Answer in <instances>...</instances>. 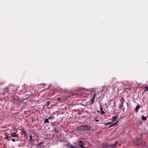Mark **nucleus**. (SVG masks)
<instances>
[{"instance_id":"nucleus-17","label":"nucleus","mask_w":148,"mask_h":148,"mask_svg":"<svg viewBox=\"0 0 148 148\" xmlns=\"http://www.w3.org/2000/svg\"><path fill=\"white\" fill-rule=\"evenodd\" d=\"M43 144V142H41L38 144L37 145V147H39V146L42 144Z\"/></svg>"},{"instance_id":"nucleus-14","label":"nucleus","mask_w":148,"mask_h":148,"mask_svg":"<svg viewBox=\"0 0 148 148\" xmlns=\"http://www.w3.org/2000/svg\"><path fill=\"white\" fill-rule=\"evenodd\" d=\"M49 119H45V121H44V124H45V123H48V124L49 123V121L48 120Z\"/></svg>"},{"instance_id":"nucleus-21","label":"nucleus","mask_w":148,"mask_h":148,"mask_svg":"<svg viewBox=\"0 0 148 148\" xmlns=\"http://www.w3.org/2000/svg\"><path fill=\"white\" fill-rule=\"evenodd\" d=\"M29 137L30 138L29 143H30V142L32 140V136L30 135L29 136Z\"/></svg>"},{"instance_id":"nucleus-28","label":"nucleus","mask_w":148,"mask_h":148,"mask_svg":"<svg viewBox=\"0 0 148 148\" xmlns=\"http://www.w3.org/2000/svg\"><path fill=\"white\" fill-rule=\"evenodd\" d=\"M9 138V137L8 136H7V137L4 138V139H8Z\"/></svg>"},{"instance_id":"nucleus-6","label":"nucleus","mask_w":148,"mask_h":148,"mask_svg":"<svg viewBox=\"0 0 148 148\" xmlns=\"http://www.w3.org/2000/svg\"><path fill=\"white\" fill-rule=\"evenodd\" d=\"M77 143L78 145L81 148H84V143L82 141L80 140L77 141Z\"/></svg>"},{"instance_id":"nucleus-9","label":"nucleus","mask_w":148,"mask_h":148,"mask_svg":"<svg viewBox=\"0 0 148 148\" xmlns=\"http://www.w3.org/2000/svg\"><path fill=\"white\" fill-rule=\"evenodd\" d=\"M100 109V111L101 113V114H105V112L103 111V109L102 108V105L101 104H100V106H99Z\"/></svg>"},{"instance_id":"nucleus-32","label":"nucleus","mask_w":148,"mask_h":148,"mask_svg":"<svg viewBox=\"0 0 148 148\" xmlns=\"http://www.w3.org/2000/svg\"><path fill=\"white\" fill-rule=\"evenodd\" d=\"M55 123H53V124L52 125H53V126H55Z\"/></svg>"},{"instance_id":"nucleus-36","label":"nucleus","mask_w":148,"mask_h":148,"mask_svg":"<svg viewBox=\"0 0 148 148\" xmlns=\"http://www.w3.org/2000/svg\"><path fill=\"white\" fill-rule=\"evenodd\" d=\"M123 111H124V109H123Z\"/></svg>"},{"instance_id":"nucleus-35","label":"nucleus","mask_w":148,"mask_h":148,"mask_svg":"<svg viewBox=\"0 0 148 148\" xmlns=\"http://www.w3.org/2000/svg\"><path fill=\"white\" fill-rule=\"evenodd\" d=\"M97 112H98V113H99L100 112V111L99 110H97Z\"/></svg>"},{"instance_id":"nucleus-20","label":"nucleus","mask_w":148,"mask_h":148,"mask_svg":"<svg viewBox=\"0 0 148 148\" xmlns=\"http://www.w3.org/2000/svg\"><path fill=\"white\" fill-rule=\"evenodd\" d=\"M54 130L55 131V133H58L59 131L58 130L56 129L55 128Z\"/></svg>"},{"instance_id":"nucleus-7","label":"nucleus","mask_w":148,"mask_h":148,"mask_svg":"<svg viewBox=\"0 0 148 148\" xmlns=\"http://www.w3.org/2000/svg\"><path fill=\"white\" fill-rule=\"evenodd\" d=\"M11 135L14 137H16L17 138H18V135L16 134V133L15 132H11Z\"/></svg>"},{"instance_id":"nucleus-31","label":"nucleus","mask_w":148,"mask_h":148,"mask_svg":"<svg viewBox=\"0 0 148 148\" xmlns=\"http://www.w3.org/2000/svg\"><path fill=\"white\" fill-rule=\"evenodd\" d=\"M29 143L31 144V147H32L33 146V143H32L30 142V143ZM30 148H32V147H31Z\"/></svg>"},{"instance_id":"nucleus-12","label":"nucleus","mask_w":148,"mask_h":148,"mask_svg":"<svg viewBox=\"0 0 148 148\" xmlns=\"http://www.w3.org/2000/svg\"><path fill=\"white\" fill-rule=\"evenodd\" d=\"M140 106L139 105H137L136 107L135 108V111L136 112H137L138 111V110L140 108Z\"/></svg>"},{"instance_id":"nucleus-13","label":"nucleus","mask_w":148,"mask_h":148,"mask_svg":"<svg viewBox=\"0 0 148 148\" xmlns=\"http://www.w3.org/2000/svg\"><path fill=\"white\" fill-rule=\"evenodd\" d=\"M112 82H115L116 83H118V82L117 81L116 78L115 77L113 78L112 79Z\"/></svg>"},{"instance_id":"nucleus-23","label":"nucleus","mask_w":148,"mask_h":148,"mask_svg":"<svg viewBox=\"0 0 148 148\" xmlns=\"http://www.w3.org/2000/svg\"><path fill=\"white\" fill-rule=\"evenodd\" d=\"M5 83V82L4 81L0 82V86L4 84Z\"/></svg>"},{"instance_id":"nucleus-25","label":"nucleus","mask_w":148,"mask_h":148,"mask_svg":"<svg viewBox=\"0 0 148 148\" xmlns=\"http://www.w3.org/2000/svg\"><path fill=\"white\" fill-rule=\"evenodd\" d=\"M145 88H146V90H145V92L148 90V87L146 86L145 87Z\"/></svg>"},{"instance_id":"nucleus-4","label":"nucleus","mask_w":148,"mask_h":148,"mask_svg":"<svg viewBox=\"0 0 148 148\" xmlns=\"http://www.w3.org/2000/svg\"><path fill=\"white\" fill-rule=\"evenodd\" d=\"M118 122L119 121H118L114 123H112L111 122H108L105 123L104 125L105 126H107L108 125H109V128H110L117 124Z\"/></svg>"},{"instance_id":"nucleus-34","label":"nucleus","mask_w":148,"mask_h":148,"mask_svg":"<svg viewBox=\"0 0 148 148\" xmlns=\"http://www.w3.org/2000/svg\"><path fill=\"white\" fill-rule=\"evenodd\" d=\"M95 121H96V122H98L99 121L97 120H96V119H95Z\"/></svg>"},{"instance_id":"nucleus-2","label":"nucleus","mask_w":148,"mask_h":148,"mask_svg":"<svg viewBox=\"0 0 148 148\" xmlns=\"http://www.w3.org/2000/svg\"><path fill=\"white\" fill-rule=\"evenodd\" d=\"M120 101L121 102L119 104L118 107L119 109H122V107L123 106V103L125 101V100L122 97H121V99H120Z\"/></svg>"},{"instance_id":"nucleus-3","label":"nucleus","mask_w":148,"mask_h":148,"mask_svg":"<svg viewBox=\"0 0 148 148\" xmlns=\"http://www.w3.org/2000/svg\"><path fill=\"white\" fill-rule=\"evenodd\" d=\"M142 140V138H138L137 137H136L134 138V143L136 145H139L140 144V142Z\"/></svg>"},{"instance_id":"nucleus-11","label":"nucleus","mask_w":148,"mask_h":148,"mask_svg":"<svg viewBox=\"0 0 148 148\" xmlns=\"http://www.w3.org/2000/svg\"><path fill=\"white\" fill-rule=\"evenodd\" d=\"M103 148H110L109 147V145H108L106 144H103Z\"/></svg>"},{"instance_id":"nucleus-24","label":"nucleus","mask_w":148,"mask_h":148,"mask_svg":"<svg viewBox=\"0 0 148 148\" xmlns=\"http://www.w3.org/2000/svg\"><path fill=\"white\" fill-rule=\"evenodd\" d=\"M70 147H71V148H79L77 147H75L74 146H73L72 145Z\"/></svg>"},{"instance_id":"nucleus-27","label":"nucleus","mask_w":148,"mask_h":148,"mask_svg":"<svg viewBox=\"0 0 148 148\" xmlns=\"http://www.w3.org/2000/svg\"><path fill=\"white\" fill-rule=\"evenodd\" d=\"M24 136L25 137L27 136V134L25 132V131H24Z\"/></svg>"},{"instance_id":"nucleus-26","label":"nucleus","mask_w":148,"mask_h":148,"mask_svg":"<svg viewBox=\"0 0 148 148\" xmlns=\"http://www.w3.org/2000/svg\"><path fill=\"white\" fill-rule=\"evenodd\" d=\"M8 88H4V89L6 90V91L7 92L9 91V90H8Z\"/></svg>"},{"instance_id":"nucleus-16","label":"nucleus","mask_w":148,"mask_h":148,"mask_svg":"<svg viewBox=\"0 0 148 148\" xmlns=\"http://www.w3.org/2000/svg\"><path fill=\"white\" fill-rule=\"evenodd\" d=\"M141 119L143 120L144 121H145L147 119V118L146 117H145L144 116H142L141 117Z\"/></svg>"},{"instance_id":"nucleus-5","label":"nucleus","mask_w":148,"mask_h":148,"mask_svg":"<svg viewBox=\"0 0 148 148\" xmlns=\"http://www.w3.org/2000/svg\"><path fill=\"white\" fill-rule=\"evenodd\" d=\"M119 142V141L118 140L114 143V144L109 145L110 148H116V146Z\"/></svg>"},{"instance_id":"nucleus-19","label":"nucleus","mask_w":148,"mask_h":148,"mask_svg":"<svg viewBox=\"0 0 148 148\" xmlns=\"http://www.w3.org/2000/svg\"><path fill=\"white\" fill-rule=\"evenodd\" d=\"M55 119V118L54 117V116H49V118H48V119Z\"/></svg>"},{"instance_id":"nucleus-1","label":"nucleus","mask_w":148,"mask_h":148,"mask_svg":"<svg viewBox=\"0 0 148 148\" xmlns=\"http://www.w3.org/2000/svg\"><path fill=\"white\" fill-rule=\"evenodd\" d=\"M78 130H80L81 131L84 130H89L91 129V127L90 126L88 125H85L82 126L80 127H78Z\"/></svg>"},{"instance_id":"nucleus-33","label":"nucleus","mask_w":148,"mask_h":148,"mask_svg":"<svg viewBox=\"0 0 148 148\" xmlns=\"http://www.w3.org/2000/svg\"><path fill=\"white\" fill-rule=\"evenodd\" d=\"M115 101H113V103L114 104V105L115 104Z\"/></svg>"},{"instance_id":"nucleus-22","label":"nucleus","mask_w":148,"mask_h":148,"mask_svg":"<svg viewBox=\"0 0 148 148\" xmlns=\"http://www.w3.org/2000/svg\"><path fill=\"white\" fill-rule=\"evenodd\" d=\"M50 103V102L49 101H47V103H46V105L47 106H49Z\"/></svg>"},{"instance_id":"nucleus-8","label":"nucleus","mask_w":148,"mask_h":148,"mask_svg":"<svg viewBox=\"0 0 148 148\" xmlns=\"http://www.w3.org/2000/svg\"><path fill=\"white\" fill-rule=\"evenodd\" d=\"M96 95V94L95 93H94L92 97V98L91 99V103H90V105H92V104L93 103L94 101Z\"/></svg>"},{"instance_id":"nucleus-30","label":"nucleus","mask_w":148,"mask_h":148,"mask_svg":"<svg viewBox=\"0 0 148 148\" xmlns=\"http://www.w3.org/2000/svg\"><path fill=\"white\" fill-rule=\"evenodd\" d=\"M112 101V100L110 101H109V105H110L111 104V103H110V102Z\"/></svg>"},{"instance_id":"nucleus-10","label":"nucleus","mask_w":148,"mask_h":148,"mask_svg":"<svg viewBox=\"0 0 148 148\" xmlns=\"http://www.w3.org/2000/svg\"><path fill=\"white\" fill-rule=\"evenodd\" d=\"M65 145L68 148H71V146L72 145L70 144V143L67 142V143L65 144Z\"/></svg>"},{"instance_id":"nucleus-15","label":"nucleus","mask_w":148,"mask_h":148,"mask_svg":"<svg viewBox=\"0 0 148 148\" xmlns=\"http://www.w3.org/2000/svg\"><path fill=\"white\" fill-rule=\"evenodd\" d=\"M118 118V116H113L112 118V120L113 121H114V120L117 119Z\"/></svg>"},{"instance_id":"nucleus-18","label":"nucleus","mask_w":148,"mask_h":148,"mask_svg":"<svg viewBox=\"0 0 148 148\" xmlns=\"http://www.w3.org/2000/svg\"><path fill=\"white\" fill-rule=\"evenodd\" d=\"M141 144L143 145H145L146 144V143L145 142L143 141L141 143Z\"/></svg>"},{"instance_id":"nucleus-29","label":"nucleus","mask_w":148,"mask_h":148,"mask_svg":"<svg viewBox=\"0 0 148 148\" xmlns=\"http://www.w3.org/2000/svg\"><path fill=\"white\" fill-rule=\"evenodd\" d=\"M12 140L13 142H15V139L14 138L12 139Z\"/></svg>"}]
</instances>
